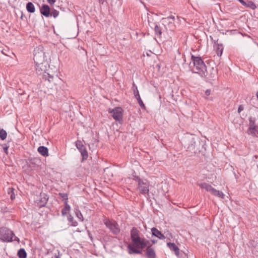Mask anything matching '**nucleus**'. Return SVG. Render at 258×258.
Returning a JSON list of instances; mask_svg holds the SVG:
<instances>
[{"label":"nucleus","mask_w":258,"mask_h":258,"mask_svg":"<svg viewBox=\"0 0 258 258\" xmlns=\"http://www.w3.org/2000/svg\"><path fill=\"white\" fill-rule=\"evenodd\" d=\"M139 234L140 232L136 228H133L131 231L132 244L128 245V252L130 254L141 253L139 249L144 248L149 242L146 239L141 238Z\"/></svg>","instance_id":"f257e3e1"},{"label":"nucleus","mask_w":258,"mask_h":258,"mask_svg":"<svg viewBox=\"0 0 258 258\" xmlns=\"http://www.w3.org/2000/svg\"><path fill=\"white\" fill-rule=\"evenodd\" d=\"M45 53L40 48L34 50V60L37 74L41 75L47 70L49 67V61L46 58Z\"/></svg>","instance_id":"f03ea898"},{"label":"nucleus","mask_w":258,"mask_h":258,"mask_svg":"<svg viewBox=\"0 0 258 258\" xmlns=\"http://www.w3.org/2000/svg\"><path fill=\"white\" fill-rule=\"evenodd\" d=\"M191 60L193 63V67H190L192 72L199 74L200 76L204 75V71H205L207 67L201 57L192 55Z\"/></svg>","instance_id":"7ed1b4c3"},{"label":"nucleus","mask_w":258,"mask_h":258,"mask_svg":"<svg viewBox=\"0 0 258 258\" xmlns=\"http://www.w3.org/2000/svg\"><path fill=\"white\" fill-rule=\"evenodd\" d=\"M217 70L214 68H210L208 70L206 68L204 71V75H201L202 77L206 78L207 81L211 82L215 81L217 78Z\"/></svg>","instance_id":"20e7f679"},{"label":"nucleus","mask_w":258,"mask_h":258,"mask_svg":"<svg viewBox=\"0 0 258 258\" xmlns=\"http://www.w3.org/2000/svg\"><path fill=\"white\" fill-rule=\"evenodd\" d=\"M14 235V233L7 228H2L0 229V239L3 241H11L12 240Z\"/></svg>","instance_id":"39448f33"},{"label":"nucleus","mask_w":258,"mask_h":258,"mask_svg":"<svg viewBox=\"0 0 258 258\" xmlns=\"http://www.w3.org/2000/svg\"><path fill=\"white\" fill-rule=\"evenodd\" d=\"M138 188L140 192L143 195H148L149 191V183L147 180H143L140 178L137 179Z\"/></svg>","instance_id":"423d86ee"},{"label":"nucleus","mask_w":258,"mask_h":258,"mask_svg":"<svg viewBox=\"0 0 258 258\" xmlns=\"http://www.w3.org/2000/svg\"><path fill=\"white\" fill-rule=\"evenodd\" d=\"M104 223L106 227L114 234H117L120 232V229L118 225L115 221H110L106 220Z\"/></svg>","instance_id":"0eeeda50"},{"label":"nucleus","mask_w":258,"mask_h":258,"mask_svg":"<svg viewBox=\"0 0 258 258\" xmlns=\"http://www.w3.org/2000/svg\"><path fill=\"white\" fill-rule=\"evenodd\" d=\"M113 118L116 121H120L122 118L123 110L121 107H117L113 109L109 110Z\"/></svg>","instance_id":"6e6552de"},{"label":"nucleus","mask_w":258,"mask_h":258,"mask_svg":"<svg viewBox=\"0 0 258 258\" xmlns=\"http://www.w3.org/2000/svg\"><path fill=\"white\" fill-rule=\"evenodd\" d=\"M249 128L247 131L248 134L256 136L258 135V124H255L254 120L252 118H249Z\"/></svg>","instance_id":"1a4fd4ad"},{"label":"nucleus","mask_w":258,"mask_h":258,"mask_svg":"<svg viewBox=\"0 0 258 258\" xmlns=\"http://www.w3.org/2000/svg\"><path fill=\"white\" fill-rule=\"evenodd\" d=\"M76 146L77 148L81 152L83 159L84 160L87 159L88 157V152L82 142L80 141H77Z\"/></svg>","instance_id":"9d476101"},{"label":"nucleus","mask_w":258,"mask_h":258,"mask_svg":"<svg viewBox=\"0 0 258 258\" xmlns=\"http://www.w3.org/2000/svg\"><path fill=\"white\" fill-rule=\"evenodd\" d=\"M132 89L133 90L134 95L138 100L140 106L143 108H145V105L140 97L137 86L134 83L133 84Z\"/></svg>","instance_id":"9b49d317"},{"label":"nucleus","mask_w":258,"mask_h":258,"mask_svg":"<svg viewBox=\"0 0 258 258\" xmlns=\"http://www.w3.org/2000/svg\"><path fill=\"white\" fill-rule=\"evenodd\" d=\"M40 13L46 17L50 16V9L47 5H43L40 8Z\"/></svg>","instance_id":"f8f14e48"},{"label":"nucleus","mask_w":258,"mask_h":258,"mask_svg":"<svg viewBox=\"0 0 258 258\" xmlns=\"http://www.w3.org/2000/svg\"><path fill=\"white\" fill-rule=\"evenodd\" d=\"M151 231L153 235L158 237L160 239H165V236L156 228H152L151 229Z\"/></svg>","instance_id":"ddd939ff"},{"label":"nucleus","mask_w":258,"mask_h":258,"mask_svg":"<svg viewBox=\"0 0 258 258\" xmlns=\"http://www.w3.org/2000/svg\"><path fill=\"white\" fill-rule=\"evenodd\" d=\"M37 151L39 154L44 157L48 156L49 155L48 149L46 147L40 146L38 148Z\"/></svg>","instance_id":"4468645a"},{"label":"nucleus","mask_w":258,"mask_h":258,"mask_svg":"<svg viewBox=\"0 0 258 258\" xmlns=\"http://www.w3.org/2000/svg\"><path fill=\"white\" fill-rule=\"evenodd\" d=\"M167 245L170 250H173L175 252V253L176 255H179V248L174 243L168 242L167 243Z\"/></svg>","instance_id":"2eb2a0df"},{"label":"nucleus","mask_w":258,"mask_h":258,"mask_svg":"<svg viewBox=\"0 0 258 258\" xmlns=\"http://www.w3.org/2000/svg\"><path fill=\"white\" fill-rule=\"evenodd\" d=\"M146 254L148 258H155V251L150 246H148L146 249Z\"/></svg>","instance_id":"dca6fc26"},{"label":"nucleus","mask_w":258,"mask_h":258,"mask_svg":"<svg viewBox=\"0 0 258 258\" xmlns=\"http://www.w3.org/2000/svg\"><path fill=\"white\" fill-rule=\"evenodd\" d=\"M64 207L62 209L61 211L62 215L64 216L67 215L69 213L70 210H71V207L68 204V201H64Z\"/></svg>","instance_id":"f3484780"},{"label":"nucleus","mask_w":258,"mask_h":258,"mask_svg":"<svg viewBox=\"0 0 258 258\" xmlns=\"http://www.w3.org/2000/svg\"><path fill=\"white\" fill-rule=\"evenodd\" d=\"M200 186L201 188L205 189L206 191L210 192V193H211L214 188L211 185L206 183H201L200 184Z\"/></svg>","instance_id":"a211bd4d"},{"label":"nucleus","mask_w":258,"mask_h":258,"mask_svg":"<svg viewBox=\"0 0 258 258\" xmlns=\"http://www.w3.org/2000/svg\"><path fill=\"white\" fill-rule=\"evenodd\" d=\"M211 194L215 196L221 198V199L224 198V194L222 191L218 190L214 188H213Z\"/></svg>","instance_id":"6ab92c4d"},{"label":"nucleus","mask_w":258,"mask_h":258,"mask_svg":"<svg viewBox=\"0 0 258 258\" xmlns=\"http://www.w3.org/2000/svg\"><path fill=\"white\" fill-rule=\"evenodd\" d=\"M187 141L189 142V145L187 148L189 149H194L195 147V141L193 137H190L187 139Z\"/></svg>","instance_id":"aec40b11"},{"label":"nucleus","mask_w":258,"mask_h":258,"mask_svg":"<svg viewBox=\"0 0 258 258\" xmlns=\"http://www.w3.org/2000/svg\"><path fill=\"white\" fill-rule=\"evenodd\" d=\"M26 9L28 12L31 13H34L35 11V8L34 5L31 2H29L27 4Z\"/></svg>","instance_id":"412c9836"},{"label":"nucleus","mask_w":258,"mask_h":258,"mask_svg":"<svg viewBox=\"0 0 258 258\" xmlns=\"http://www.w3.org/2000/svg\"><path fill=\"white\" fill-rule=\"evenodd\" d=\"M223 47L222 45L217 44L216 46V52L219 56H221L222 54Z\"/></svg>","instance_id":"4be33fe9"},{"label":"nucleus","mask_w":258,"mask_h":258,"mask_svg":"<svg viewBox=\"0 0 258 258\" xmlns=\"http://www.w3.org/2000/svg\"><path fill=\"white\" fill-rule=\"evenodd\" d=\"M244 6L249 8L253 10H255L256 8L255 4L251 1H249L247 3H246V5H245Z\"/></svg>","instance_id":"5701e85b"},{"label":"nucleus","mask_w":258,"mask_h":258,"mask_svg":"<svg viewBox=\"0 0 258 258\" xmlns=\"http://www.w3.org/2000/svg\"><path fill=\"white\" fill-rule=\"evenodd\" d=\"M18 254L20 258H26L27 253L24 249H20L18 252Z\"/></svg>","instance_id":"b1692460"},{"label":"nucleus","mask_w":258,"mask_h":258,"mask_svg":"<svg viewBox=\"0 0 258 258\" xmlns=\"http://www.w3.org/2000/svg\"><path fill=\"white\" fill-rule=\"evenodd\" d=\"M7 137V133L6 131L3 129L0 130V138L2 140H4Z\"/></svg>","instance_id":"393cba45"},{"label":"nucleus","mask_w":258,"mask_h":258,"mask_svg":"<svg viewBox=\"0 0 258 258\" xmlns=\"http://www.w3.org/2000/svg\"><path fill=\"white\" fill-rule=\"evenodd\" d=\"M59 12L54 9H52L50 11V16H52L54 18L57 17L59 15Z\"/></svg>","instance_id":"a878e982"},{"label":"nucleus","mask_w":258,"mask_h":258,"mask_svg":"<svg viewBox=\"0 0 258 258\" xmlns=\"http://www.w3.org/2000/svg\"><path fill=\"white\" fill-rule=\"evenodd\" d=\"M76 215L77 217V218H79L81 221H83V216L80 211L76 210Z\"/></svg>","instance_id":"bb28decb"},{"label":"nucleus","mask_w":258,"mask_h":258,"mask_svg":"<svg viewBox=\"0 0 258 258\" xmlns=\"http://www.w3.org/2000/svg\"><path fill=\"white\" fill-rule=\"evenodd\" d=\"M174 19V17H169L163 19V22L165 23H172V21H173Z\"/></svg>","instance_id":"cd10ccee"},{"label":"nucleus","mask_w":258,"mask_h":258,"mask_svg":"<svg viewBox=\"0 0 258 258\" xmlns=\"http://www.w3.org/2000/svg\"><path fill=\"white\" fill-rule=\"evenodd\" d=\"M59 195L60 197L64 200V201H68V195L66 193H59Z\"/></svg>","instance_id":"c85d7f7f"},{"label":"nucleus","mask_w":258,"mask_h":258,"mask_svg":"<svg viewBox=\"0 0 258 258\" xmlns=\"http://www.w3.org/2000/svg\"><path fill=\"white\" fill-rule=\"evenodd\" d=\"M155 31L157 34L160 35L161 34V29L157 25H155Z\"/></svg>","instance_id":"c756f323"},{"label":"nucleus","mask_w":258,"mask_h":258,"mask_svg":"<svg viewBox=\"0 0 258 258\" xmlns=\"http://www.w3.org/2000/svg\"><path fill=\"white\" fill-rule=\"evenodd\" d=\"M48 198L44 197L40 201V206L44 205V204L46 203V201H47Z\"/></svg>","instance_id":"7c9ffc66"},{"label":"nucleus","mask_w":258,"mask_h":258,"mask_svg":"<svg viewBox=\"0 0 258 258\" xmlns=\"http://www.w3.org/2000/svg\"><path fill=\"white\" fill-rule=\"evenodd\" d=\"M243 110V107L242 105H239L238 108V112L240 113L241 111Z\"/></svg>","instance_id":"2f4dec72"},{"label":"nucleus","mask_w":258,"mask_h":258,"mask_svg":"<svg viewBox=\"0 0 258 258\" xmlns=\"http://www.w3.org/2000/svg\"><path fill=\"white\" fill-rule=\"evenodd\" d=\"M47 2L50 4V5H53L55 2V0H47Z\"/></svg>","instance_id":"473e14b6"},{"label":"nucleus","mask_w":258,"mask_h":258,"mask_svg":"<svg viewBox=\"0 0 258 258\" xmlns=\"http://www.w3.org/2000/svg\"><path fill=\"white\" fill-rule=\"evenodd\" d=\"M210 93H211V91L210 90H207L206 91H205V94L207 95V96H209L210 95Z\"/></svg>","instance_id":"72a5a7b5"},{"label":"nucleus","mask_w":258,"mask_h":258,"mask_svg":"<svg viewBox=\"0 0 258 258\" xmlns=\"http://www.w3.org/2000/svg\"><path fill=\"white\" fill-rule=\"evenodd\" d=\"M243 6L246 5V2H245L243 0H238Z\"/></svg>","instance_id":"f704fd0d"},{"label":"nucleus","mask_w":258,"mask_h":258,"mask_svg":"<svg viewBox=\"0 0 258 258\" xmlns=\"http://www.w3.org/2000/svg\"><path fill=\"white\" fill-rule=\"evenodd\" d=\"M8 147L7 146L4 147V150L5 152L7 154H8Z\"/></svg>","instance_id":"c9c22d12"},{"label":"nucleus","mask_w":258,"mask_h":258,"mask_svg":"<svg viewBox=\"0 0 258 258\" xmlns=\"http://www.w3.org/2000/svg\"><path fill=\"white\" fill-rule=\"evenodd\" d=\"M14 241H17L18 242L19 241V238L17 237H15L14 239Z\"/></svg>","instance_id":"e433bc0d"},{"label":"nucleus","mask_w":258,"mask_h":258,"mask_svg":"<svg viewBox=\"0 0 258 258\" xmlns=\"http://www.w3.org/2000/svg\"><path fill=\"white\" fill-rule=\"evenodd\" d=\"M73 220V217L70 216V217L69 218V221H72Z\"/></svg>","instance_id":"4c0bfd02"},{"label":"nucleus","mask_w":258,"mask_h":258,"mask_svg":"<svg viewBox=\"0 0 258 258\" xmlns=\"http://www.w3.org/2000/svg\"><path fill=\"white\" fill-rule=\"evenodd\" d=\"M52 79V77H49V79H48V81L49 82H51L52 80L51 79Z\"/></svg>","instance_id":"58836bf2"},{"label":"nucleus","mask_w":258,"mask_h":258,"mask_svg":"<svg viewBox=\"0 0 258 258\" xmlns=\"http://www.w3.org/2000/svg\"><path fill=\"white\" fill-rule=\"evenodd\" d=\"M55 256H56V257H55V258H59V255H57V254L55 253Z\"/></svg>","instance_id":"ea45409f"},{"label":"nucleus","mask_w":258,"mask_h":258,"mask_svg":"<svg viewBox=\"0 0 258 258\" xmlns=\"http://www.w3.org/2000/svg\"><path fill=\"white\" fill-rule=\"evenodd\" d=\"M11 198L12 199H13L14 198V197L12 195L11 196Z\"/></svg>","instance_id":"a19ab883"},{"label":"nucleus","mask_w":258,"mask_h":258,"mask_svg":"<svg viewBox=\"0 0 258 258\" xmlns=\"http://www.w3.org/2000/svg\"><path fill=\"white\" fill-rule=\"evenodd\" d=\"M76 224H77V223H76V222H75V223L73 224V225L75 226H76Z\"/></svg>","instance_id":"79ce46f5"}]
</instances>
